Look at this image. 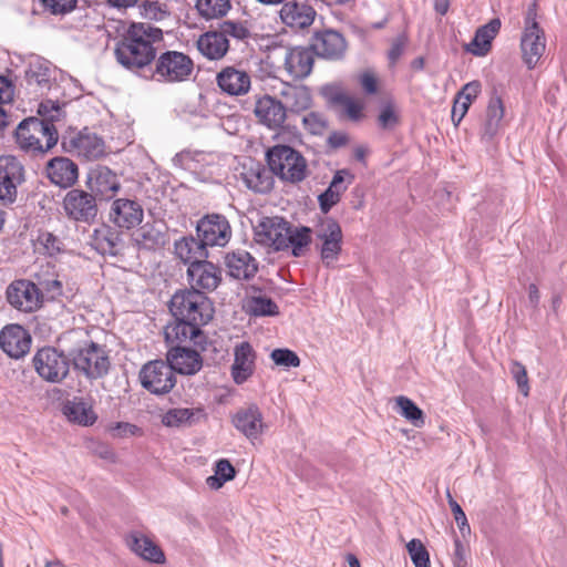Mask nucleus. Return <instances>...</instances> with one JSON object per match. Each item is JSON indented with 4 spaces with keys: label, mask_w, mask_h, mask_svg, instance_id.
<instances>
[{
    "label": "nucleus",
    "mask_w": 567,
    "mask_h": 567,
    "mask_svg": "<svg viewBox=\"0 0 567 567\" xmlns=\"http://www.w3.org/2000/svg\"><path fill=\"white\" fill-rule=\"evenodd\" d=\"M60 112V107L51 101L41 103L39 114L43 118H25L16 128V141L19 147L27 153L42 155L55 146L59 134L53 122L59 120Z\"/></svg>",
    "instance_id": "1"
},
{
    "label": "nucleus",
    "mask_w": 567,
    "mask_h": 567,
    "mask_svg": "<svg viewBox=\"0 0 567 567\" xmlns=\"http://www.w3.org/2000/svg\"><path fill=\"white\" fill-rule=\"evenodd\" d=\"M162 38L161 29L147 23H133L116 44L114 52L117 62L132 71L147 66L156 55L154 43Z\"/></svg>",
    "instance_id": "2"
},
{
    "label": "nucleus",
    "mask_w": 567,
    "mask_h": 567,
    "mask_svg": "<svg viewBox=\"0 0 567 567\" xmlns=\"http://www.w3.org/2000/svg\"><path fill=\"white\" fill-rule=\"evenodd\" d=\"M169 310L176 319L202 326L208 323L214 316L212 301L204 293L192 289L177 291L171 299Z\"/></svg>",
    "instance_id": "3"
},
{
    "label": "nucleus",
    "mask_w": 567,
    "mask_h": 567,
    "mask_svg": "<svg viewBox=\"0 0 567 567\" xmlns=\"http://www.w3.org/2000/svg\"><path fill=\"white\" fill-rule=\"evenodd\" d=\"M267 161L270 171L284 181L298 183L306 178V159L288 145H276L268 150Z\"/></svg>",
    "instance_id": "4"
},
{
    "label": "nucleus",
    "mask_w": 567,
    "mask_h": 567,
    "mask_svg": "<svg viewBox=\"0 0 567 567\" xmlns=\"http://www.w3.org/2000/svg\"><path fill=\"white\" fill-rule=\"evenodd\" d=\"M536 16V3H533L527 10L520 38L522 58L529 70L537 65L546 50L545 33L539 27Z\"/></svg>",
    "instance_id": "5"
},
{
    "label": "nucleus",
    "mask_w": 567,
    "mask_h": 567,
    "mask_svg": "<svg viewBox=\"0 0 567 567\" xmlns=\"http://www.w3.org/2000/svg\"><path fill=\"white\" fill-rule=\"evenodd\" d=\"M74 368L87 379L95 380L107 374L111 362L105 349L94 342H87L72 352Z\"/></svg>",
    "instance_id": "6"
},
{
    "label": "nucleus",
    "mask_w": 567,
    "mask_h": 567,
    "mask_svg": "<svg viewBox=\"0 0 567 567\" xmlns=\"http://www.w3.org/2000/svg\"><path fill=\"white\" fill-rule=\"evenodd\" d=\"M193 60L178 51H166L157 61L153 76L158 82L178 83L186 81L193 73Z\"/></svg>",
    "instance_id": "7"
},
{
    "label": "nucleus",
    "mask_w": 567,
    "mask_h": 567,
    "mask_svg": "<svg viewBox=\"0 0 567 567\" xmlns=\"http://www.w3.org/2000/svg\"><path fill=\"white\" fill-rule=\"evenodd\" d=\"M37 373L45 381L61 382L69 373L70 361L68 357L55 348H42L32 359Z\"/></svg>",
    "instance_id": "8"
},
{
    "label": "nucleus",
    "mask_w": 567,
    "mask_h": 567,
    "mask_svg": "<svg viewBox=\"0 0 567 567\" xmlns=\"http://www.w3.org/2000/svg\"><path fill=\"white\" fill-rule=\"evenodd\" d=\"M62 207L70 220L89 225L94 223L99 212L96 197L79 188H73L64 195Z\"/></svg>",
    "instance_id": "9"
},
{
    "label": "nucleus",
    "mask_w": 567,
    "mask_h": 567,
    "mask_svg": "<svg viewBox=\"0 0 567 567\" xmlns=\"http://www.w3.org/2000/svg\"><path fill=\"white\" fill-rule=\"evenodd\" d=\"M143 388L154 394L168 393L176 383L172 367L162 360L146 363L140 373Z\"/></svg>",
    "instance_id": "10"
},
{
    "label": "nucleus",
    "mask_w": 567,
    "mask_h": 567,
    "mask_svg": "<svg viewBox=\"0 0 567 567\" xmlns=\"http://www.w3.org/2000/svg\"><path fill=\"white\" fill-rule=\"evenodd\" d=\"M197 235L206 247H224L231 238V227L225 216L210 214L197 223Z\"/></svg>",
    "instance_id": "11"
},
{
    "label": "nucleus",
    "mask_w": 567,
    "mask_h": 567,
    "mask_svg": "<svg viewBox=\"0 0 567 567\" xmlns=\"http://www.w3.org/2000/svg\"><path fill=\"white\" fill-rule=\"evenodd\" d=\"M6 296L13 308L23 312L35 311L42 300V295L37 285L27 279L11 282L7 288Z\"/></svg>",
    "instance_id": "12"
},
{
    "label": "nucleus",
    "mask_w": 567,
    "mask_h": 567,
    "mask_svg": "<svg viewBox=\"0 0 567 567\" xmlns=\"http://www.w3.org/2000/svg\"><path fill=\"white\" fill-rule=\"evenodd\" d=\"M24 181V168L14 156H0V200L13 203L17 187Z\"/></svg>",
    "instance_id": "13"
},
{
    "label": "nucleus",
    "mask_w": 567,
    "mask_h": 567,
    "mask_svg": "<svg viewBox=\"0 0 567 567\" xmlns=\"http://www.w3.org/2000/svg\"><path fill=\"white\" fill-rule=\"evenodd\" d=\"M187 277L192 290L200 293L214 291L221 281V270L206 259L189 265L187 268Z\"/></svg>",
    "instance_id": "14"
},
{
    "label": "nucleus",
    "mask_w": 567,
    "mask_h": 567,
    "mask_svg": "<svg viewBox=\"0 0 567 567\" xmlns=\"http://www.w3.org/2000/svg\"><path fill=\"white\" fill-rule=\"evenodd\" d=\"M254 114L260 124L270 130L281 127L287 118L282 102L269 94L256 96Z\"/></svg>",
    "instance_id": "15"
},
{
    "label": "nucleus",
    "mask_w": 567,
    "mask_h": 567,
    "mask_svg": "<svg viewBox=\"0 0 567 567\" xmlns=\"http://www.w3.org/2000/svg\"><path fill=\"white\" fill-rule=\"evenodd\" d=\"M288 227L289 224L281 217H265L255 228L256 240L276 250H285Z\"/></svg>",
    "instance_id": "16"
},
{
    "label": "nucleus",
    "mask_w": 567,
    "mask_h": 567,
    "mask_svg": "<svg viewBox=\"0 0 567 567\" xmlns=\"http://www.w3.org/2000/svg\"><path fill=\"white\" fill-rule=\"evenodd\" d=\"M256 351L247 341H241L234 347V362L230 367V375L237 385L247 382L256 370Z\"/></svg>",
    "instance_id": "17"
},
{
    "label": "nucleus",
    "mask_w": 567,
    "mask_h": 567,
    "mask_svg": "<svg viewBox=\"0 0 567 567\" xmlns=\"http://www.w3.org/2000/svg\"><path fill=\"white\" fill-rule=\"evenodd\" d=\"M202 324L193 321L176 319L168 323L164 329L165 341L173 346H182L186 342H193L195 346L204 343V334L200 329Z\"/></svg>",
    "instance_id": "18"
},
{
    "label": "nucleus",
    "mask_w": 567,
    "mask_h": 567,
    "mask_svg": "<svg viewBox=\"0 0 567 567\" xmlns=\"http://www.w3.org/2000/svg\"><path fill=\"white\" fill-rule=\"evenodd\" d=\"M0 347L11 358L24 357L31 347V336L20 324H8L0 331Z\"/></svg>",
    "instance_id": "19"
},
{
    "label": "nucleus",
    "mask_w": 567,
    "mask_h": 567,
    "mask_svg": "<svg viewBox=\"0 0 567 567\" xmlns=\"http://www.w3.org/2000/svg\"><path fill=\"white\" fill-rule=\"evenodd\" d=\"M231 423L237 431L250 441L257 440L266 427L262 413L255 404L237 410L231 417Z\"/></svg>",
    "instance_id": "20"
},
{
    "label": "nucleus",
    "mask_w": 567,
    "mask_h": 567,
    "mask_svg": "<svg viewBox=\"0 0 567 567\" xmlns=\"http://www.w3.org/2000/svg\"><path fill=\"white\" fill-rule=\"evenodd\" d=\"M110 218L117 227L132 229L143 221L144 209L134 199L118 198L111 205Z\"/></svg>",
    "instance_id": "21"
},
{
    "label": "nucleus",
    "mask_w": 567,
    "mask_h": 567,
    "mask_svg": "<svg viewBox=\"0 0 567 567\" xmlns=\"http://www.w3.org/2000/svg\"><path fill=\"white\" fill-rule=\"evenodd\" d=\"M167 365L172 372L184 375L196 374L203 367V359L198 351L183 346H173L167 352Z\"/></svg>",
    "instance_id": "22"
},
{
    "label": "nucleus",
    "mask_w": 567,
    "mask_h": 567,
    "mask_svg": "<svg viewBox=\"0 0 567 567\" xmlns=\"http://www.w3.org/2000/svg\"><path fill=\"white\" fill-rule=\"evenodd\" d=\"M312 49L318 56L339 60L346 53L347 42L341 33L334 30H323L315 34Z\"/></svg>",
    "instance_id": "23"
},
{
    "label": "nucleus",
    "mask_w": 567,
    "mask_h": 567,
    "mask_svg": "<svg viewBox=\"0 0 567 567\" xmlns=\"http://www.w3.org/2000/svg\"><path fill=\"white\" fill-rule=\"evenodd\" d=\"M127 547L142 559L152 564H164L165 555L161 547L142 532H131L125 538Z\"/></svg>",
    "instance_id": "24"
},
{
    "label": "nucleus",
    "mask_w": 567,
    "mask_h": 567,
    "mask_svg": "<svg viewBox=\"0 0 567 567\" xmlns=\"http://www.w3.org/2000/svg\"><path fill=\"white\" fill-rule=\"evenodd\" d=\"M219 89L231 96L245 95L251 85L250 75L234 66L224 68L216 76Z\"/></svg>",
    "instance_id": "25"
},
{
    "label": "nucleus",
    "mask_w": 567,
    "mask_h": 567,
    "mask_svg": "<svg viewBox=\"0 0 567 567\" xmlns=\"http://www.w3.org/2000/svg\"><path fill=\"white\" fill-rule=\"evenodd\" d=\"M89 188L100 199H111L121 187L120 181L115 173L109 167L102 166L90 174Z\"/></svg>",
    "instance_id": "26"
},
{
    "label": "nucleus",
    "mask_w": 567,
    "mask_h": 567,
    "mask_svg": "<svg viewBox=\"0 0 567 567\" xmlns=\"http://www.w3.org/2000/svg\"><path fill=\"white\" fill-rule=\"evenodd\" d=\"M225 264L228 275L235 279H250L258 270L256 259L248 251L241 249L227 254Z\"/></svg>",
    "instance_id": "27"
},
{
    "label": "nucleus",
    "mask_w": 567,
    "mask_h": 567,
    "mask_svg": "<svg viewBox=\"0 0 567 567\" xmlns=\"http://www.w3.org/2000/svg\"><path fill=\"white\" fill-rule=\"evenodd\" d=\"M316 17L313 8L297 1L286 2L280 10L282 22L293 29H305L312 24Z\"/></svg>",
    "instance_id": "28"
},
{
    "label": "nucleus",
    "mask_w": 567,
    "mask_h": 567,
    "mask_svg": "<svg viewBox=\"0 0 567 567\" xmlns=\"http://www.w3.org/2000/svg\"><path fill=\"white\" fill-rule=\"evenodd\" d=\"M47 175L53 184L71 187L78 181V166L66 157H55L48 163Z\"/></svg>",
    "instance_id": "29"
},
{
    "label": "nucleus",
    "mask_w": 567,
    "mask_h": 567,
    "mask_svg": "<svg viewBox=\"0 0 567 567\" xmlns=\"http://www.w3.org/2000/svg\"><path fill=\"white\" fill-rule=\"evenodd\" d=\"M197 49L208 60H220L229 50V41L218 30L207 31L198 38Z\"/></svg>",
    "instance_id": "30"
},
{
    "label": "nucleus",
    "mask_w": 567,
    "mask_h": 567,
    "mask_svg": "<svg viewBox=\"0 0 567 567\" xmlns=\"http://www.w3.org/2000/svg\"><path fill=\"white\" fill-rule=\"evenodd\" d=\"M285 66L293 79H303L312 71L313 54L308 49L293 48L286 55Z\"/></svg>",
    "instance_id": "31"
},
{
    "label": "nucleus",
    "mask_w": 567,
    "mask_h": 567,
    "mask_svg": "<svg viewBox=\"0 0 567 567\" xmlns=\"http://www.w3.org/2000/svg\"><path fill=\"white\" fill-rule=\"evenodd\" d=\"M499 29L501 20L492 19L488 23L477 29L473 40L467 44L466 50L476 56L486 55L489 52L492 41L497 35Z\"/></svg>",
    "instance_id": "32"
},
{
    "label": "nucleus",
    "mask_w": 567,
    "mask_h": 567,
    "mask_svg": "<svg viewBox=\"0 0 567 567\" xmlns=\"http://www.w3.org/2000/svg\"><path fill=\"white\" fill-rule=\"evenodd\" d=\"M175 255L185 264L193 265L208 257L207 247L202 239L193 236L183 237L175 241Z\"/></svg>",
    "instance_id": "33"
},
{
    "label": "nucleus",
    "mask_w": 567,
    "mask_h": 567,
    "mask_svg": "<svg viewBox=\"0 0 567 567\" xmlns=\"http://www.w3.org/2000/svg\"><path fill=\"white\" fill-rule=\"evenodd\" d=\"M63 414L70 422L83 426L94 424L97 419L92 404L80 398L66 401L63 405Z\"/></svg>",
    "instance_id": "34"
},
{
    "label": "nucleus",
    "mask_w": 567,
    "mask_h": 567,
    "mask_svg": "<svg viewBox=\"0 0 567 567\" xmlns=\"http://www.w3.org/2000/svg\"><path fill=\"white\" fill-rule=\"evenodd\" d=\"M72 146L78 156L85 159H95L104 154V143L96 134L81 132L72 140Z\"/></svg>",
    "instance_id": "35"
},
{
    "label": "nucleus",
    "mask_w": 567,
    "mask_h": 567,
    "mask_svg": "<svg viewBox=\"0 0 567 567\" xmlns=\"http://www.w3.org/2000/svg\"><path fill=\"white\" fill-rule=\"evenodd\" d=\"M281 96L285 100L286 111L289 110L293 113L308 110L312 103L311 93L303 85H287L281 91Z\"/></svg>",
    "instance_id": "36"
},
{
    "label": "nucleus",
    "mask_w": 567,
    "mask_h": 567,
    "mask_svg": "<svg viewBox=\"0 0 567 567\" xmlns=\"http://www.w3.org/2000/svg\"><path fill=\"white\" fill-rule=\"evenodd\" d=\"M118 243V233L105 225L95 228L90 236V244L92 247L103 255H115Z\"/></svg>",
    "instance_id": "37"
},
{
    "label": "nucleus",
    "mask_w": 567,
    "mask_h": 567,
    "mask_svg": "<svg viewBox=\"0 0 567 567\" xmlns=\"http://www.w3.org/2000/svg\"><path fill=\"white\" fill-rule=\"evenodd\" d=\"M312 230L309 227H288L285 237V249H291L295 257H301L307 254L311 244Z\"/></svg>",
    "instance_id": "38"
},
{
    "label": "nucleus",
    "mask_w": 567,
    "mask_h": 567,
    "mask_svg": "<svg viewBox=\"0 0 567 567\" xmlns=\"http://www.w3.org/2000/svg\"><path fill=\"white\" fill-rule=\"evenodd\" d=\"M240 176L245 186L256 193H266L271 188V182L259 164L251 162L250 166H244Z\"/></svg>",
    "instance_id": "39"
},
{
    "label": "nucleus",
    "mask_w": 567,
    "mask_h": 567,
    "mask_svg": "<svg viewBox=\"0 0 567 567\" xmlns=\"http://www.w3.org/2000/svg\"><path fill=\"white\" fill-rule=\"evenodd\" d=\"M504 117V105L499 96H493L489 100L486 121L483 128V135L492 138L495 136L502 127V121Z\"/></svg>",
    "instance_id": "40"
},
{
    "label": "nucleus",
    "mask_w": 567,
    "mask_h": 567,
    "mask_svg": "<svg viewBox=\"0 0 567 567\" xmlns=\"http://www.w3.org/2000/svg\"><path fill=\"white\" fill-rule=\"evenodd\" d=\"M330 101L336 106L340 107L342 114L352 121H358L362 116L363 103L349 95L348 93L338 90L330 96Z\"/></svg>",
    "instance_id": "41"
},
{
    "label": "nucleus",
    "mask_w": 567,
    "mask_h": 567,
    "mask_svg": "<svg viewBox=\"0 0 567 567\" xmlns=\"http://www.w3.org/2000/svg\"><path fill=\"white\" fill-rule=\"evenodd\" d=\"M25 79L30 85L48 87L51 80L49 62L40 58L31 60L25 71Z\"/></svg>",
    "instance_id": "42"
},
{
    "label": "nucleus",
    "mask_w": 567,
    "mask_h": 567,
    "mask_svg": "<svg viewBox=\"0 0 567 567\" xmlns=\"http://www.w3.org/2000/svg\"><path fill=\"white\" fill-rule=\"evenodd\" d=\"M202 416V410L177 408L171 409L163 415V424L169 427L190 425Z\"/></svg>",
    "instance_id": "43"
},
{
    "label": "nucleus",
    "mask_w": 567,
    "mask_h": 567,
    "mask_svg": "<svg viewBox=\"0 0 567 567\" xmlns=\"http://www.w3.org/2000/svg\"><path fill=\"white\" fill-rule=\"evenodd\" d=\"M394 401L395 410L401 416L416 427L424 425V413L411 399L400 395L396 396Z\"/></svg>",
    "instance_id": "44"
},
{
    "label": "nucleus",
    "mask_w": 567,
    "mask_h": 567,
    "mask_svg": "<svg viewBox=\"0 0 567 567\" xmlns=\"http://www.w3.org/2000/svg\"><path fill=\"white\" fill-rule=\"evenodd\" d=\"M316 238L326 244L328 240H342V229L337 220L330 217L321 219L315 227Z\"/></svg>",
    "instance_id": "45"
},
{
    "label": "nucleus",
    "mask_w": 567,
    "mask_h": 567,
    "mask_svg": "<svg viewBox=\"0 0 567 567\" xmlns=\"http://www.w3.org/2000/svg\"><path fill=\"white\" fill-rule=\"evenodd\" d=\"M196 8L205 19L225 16L230 9L229 0H197Z\"/></svg>",
    "instance_id": "46"
},
{
    "label": "nucleus",
    "mask_w": 567,
    "mask_h": 567,
    "mask_svg": "<svg viewBox=\"0 0 567 567\" xmlns=\"http://www.w3.org/2000/svg\"><path fill=\"white\" fill-rule=\"evenodd\" d=\"M38 244L48 256H56L65 250L64 241L50 231H41Z\"/></svg>",
    "instance_id": "47"
},
{
    "label": "nucleus",
    "mask_w": 567,
    "mask_h": 567,
    "mask_svg": "<svg viewBox=\"0 0 567 567\" xmlns=\"http://www.w3.org/2000/svg\"><path fill=\"white\" fill-rule=\"evenodd\" d=\"M134 239L140 246L152 249L155 246L163 244V234L147 224L137 230Z\"/></svg>",
    "instance_id": "48"
},
{
    "label": "nucleus",
    "mask_w": 567,
    "mask_h": 567,
    "mask_svg": "<svg viewBox=\"0 0 567 567\" xmlns=\"http://www.w3.org/2000/svg\"><path fill=\"white\" fill-rule=\"evenodd\" d=\"M342 250V240H328L320 244V258L322 264L328 267H334Z\"/></svg>",
    "instance_id": "49"
},
{
    "label": "nucleus",
    "mask_w": 567,
    "mask_h": 567,
    "mask_svg": "<svg viewBox=\"0 0 567 567\" xmlns=\"http://www.w3.org/2000/svg\"><path fill=\"white\" fill-rule=\"evenodd\" d=\"M406 548L415 567H430L429 553L420 539L410 540Z\"/></svg>",
    "instance_id": "50"
},
{
    "label": "nucleus",
    "mask_w": 567,
    "mask_h": 567,
    "mask_svg": "<svg viewBox=\"0 0 567 567\" xmlns=\"http://www.w3.org/2000/svg\"><path fill=\"white\" fill-rule=\"evenodd\" d=\"M249 309L255 316H274L278 313V306L270 298L264 296L251 298Z\"/></svg>",
    "instance_id": "51"
},
{
    "label": "nucleus",
    "mask_w": 567,
    "mask_h": 567,
    "mask_svg": "<svg viewBox=\"0 0 567 567\" xmlns=\"http://www.w3.org/2000/svg\"><path fill=\"white\" fill-rule=\"evenodd\" d=\"M272 361L284 368H297L300 365L299 357L289 349H275L270 353Z\"/></svg>",
    "instance_id": "52"
},
{
    "label": "nucleus",
    "mask_w": 567,
    "mask_h": 567,
    "mask_svg": "<svg viewBox=\"0 0 567 567\" xmlns=\"http://www.w3.org/2000/svg\"><path fill=\"white\" fill-rule=\"evenodd\" d=\"M353 181L354 175L349 169H339L334 173L332 181L329 184V188L342 196Z\"/></svg>",
    "instance_id": "53"
},
{
    "label": "nucleus",
    "mask_w": 567,
    "mask_h": 567,
    "mask_svg": "<svg viewBox=\"0 0 567 567\" xmlns=\"http://www.w3.org/2000/svg\"><path fill=\"white\" fill-rule=\"evenodd\" d=\"M218 31L224 33V38L233 37L238 40H244L248 37V29L240 22L224 21L220 23Z\"/></svg>",
    "instance_id": "54"
},
{
    "label": "nucleus",
    "mask_w": 567,
    "mask_h": 567,
    "mask_svg": "<svg viewBox=\"0 0 567 567\" xmlns=\"http://www.w3.org/2000/svg\"><path fill=\"white\" fill-rule=\"evenodd\" d=\"M511 373L516 381L520 393L527 396L529 393V384L525 367L518 361H513L511 364Z\"/></svg>",
    "instance_id": "55"
},
{
    "label": "nucleus",
    "mask_w": 567,
    "mask_h": 567,
    "mask_svg": "<svg viewBox=\"0 0 567 567\" xmlns=\"http://www.w3.org/2000/svg\"><path fill=\"white\" fill-rule=\"evenodd\" d=\"M447 499H449V505L453 513L454 519L458 526V529L462 533V535L464 536L465 533H470V525H468L466 515L463 512L460 504L452 497L450 492H447Z\"/></svg>",
    "instance_id": "56"
},
{
    "label": "nucleus",
    "mask_w": 567,
    "mask_h": 567,
    "mask_svg": "<svg viewBox=\"0 0 567 567\" xmlns=\"http://www.w3.org/2000/svg\"><path fill=\"white\" fill-rule=\"evenodd\" d=\"M52 14H65L75 8L76 0H41Z\"/></svg>",
    "instance_id": "57"
},
{
    "label": "nucleus",
    "mask_w": 567,
    "mask_h": 567,
    "mask_svg": "<svg viewBox=\"0 0 567 567\" xmlns=\"http://www.w3.org/2000/svg\"><path fill=\"white\" fill-rule=\"evenodd\" d=\"M109 431L113 437H128L140 434L141 430L127 422H117L110 425Z\"/></svg>",
    "instance_id": "58"
},
{
    "label": "nucleus",
    "mask_w": 567,
    "mask_h": 567,
    "mask_svg": "<svg viewBox=\"0 0 567 567\" xmlns=\"http://www.w3.org/2000/svg\"><path fill=\"white\" fill-rule=\"evenodd\" d=\"M341 199V196L331 188H327L322 194L318 196L319 207L322 213L327 214L334 205Z\"/></svg>",
    "instance_id": "59"
},
{
    "label": "nucleus",
    "mask_w": 567,
    "mask_h": 567,
    "mask_svg": "<svg viewBox=\"0 0 567 567\" xmlns=\"http://www.w3.org/2000/svg\"><path fill=\"white\" fill-rule=\"evenodd\" d=\"M480 92L481 83L478 81H472L462 87V90L456 94V97L472 104V102L478 96Z\"/></svg>",
    "instance_id": "60"
},
{
    "label": "nucleus",
    "mask_w": 567,
    "mask_h": 567,
    "mask_svg": "<svg viewBox=\"0 0 567 567\" xmlns=\"http://www.w3.org/2000/svg\"><path fill=\"white\" fill-rule=\"evenodd\" d=\"M302 122H303L305 128L308 130L312 134L320 133L326 126L324 121L317 113L307 114L306 116H303Z\"/></svg>",
    "instance_id": "61"
},
{
    "label": "nucleus",
    "mask_w": 567,
    "mask_h": 567,
    "mask_svg": "<svg viewBox=\"0 0 567 567\" xmlns=\"http://www.w3.org/2000/svg\"><path fill=\"white\" fill-rule=\"evenodd\" d=\"M215 474H217L221 481L228 482L235 477L236 471L228 460L223 458L216 463Z\"/></svg>",
    "instance_id": "62"
},
{
    "label": "nucleus",
    "mask_w": 567,
    "mask_h": 567,
    "mask_svg": "<svg viewBox=\"0 0 567 567\" xmlns=\"http://www.w3.org/2000/svg\"><path fill=\"white\" fill-rule=\"evenodd\" d=\"M405 44H406V39L403 35L398 37L393 41V43L388 52V58L392 65L395 64L398 62V60L401 58V55L403 54Z\"/></svg>",
    "instance_id": "63"
},
{
    "label": "nucleus",
    "mask_w": 567,
    "mask_h": 567,
    "mask_svg": "<svg viewBox=\"0 0 567 567\" xmlns=\"http://www.w3.org/2000/svg\"><path fill=\"white\" fill-rule=\"evenodd\" d=\"M470 105L471 104H468L455 96L454 104L452 107V114H451L452 121L455 126H457L461 123V121L467 113Z\"/></svg>",
    "instance_id": "64"
}]
</instances>
